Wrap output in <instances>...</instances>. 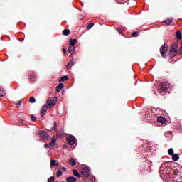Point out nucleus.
Segmentation results:
<instances>
[{"mask_svg": "<svg viewBox=\"0 0 182 182\" xmlns=\"http://www.w3.org/2000/svg\"><path fill=\"white\" fill-rule=\"evenodd\" d=\"M170 167L168 166V162H164L159 168V174L161 177L163 176H168L171 173Z\"/></svg>", "mask_w": 182, "mask_h": 182, "instance_id": "1", "label": "nucleus"}, {"mask_svg": "<svg viewBox=\"0 0 182 182\" xmlns=\"http://www.w3.org/2000/svg\"><path fill=\"white\" fill-rule=\"evenodd\" d=\"M167 52H168V46L164 43L160 48V53L164 59H167Z\"/></svg>", "mask_w": 182, "mask_h": 182, "instance_id": "2", "label": "nucleus"}, {"mask_svg": "<svg viewBox=\"0 0 182 182\" xmlns=\"http://www.w3.org/2000/svg\"><path fill=\"white\" fill-rule=\"evenodd\" d=\"M38 134L41 140H48V139H49V134H48V132L45 131H40V132H38Z\"/></svg>", "mask_w": 182, "mask_h": 182, "instance_id": "3", "label": "nucleus"}, {"mask_svg": "<svg viewBox=\"0 0 182 182\" xmlns=\"http://www.w3.org/2000/svg\"><path fill=\"white\" fill-rule=\"evenodd\" d=\"M67 141L70 146H73L75 143H77V140H76V137L75 136H71L67 138Z\"/></svg>", "mask_w": 182, "mask_h": 182, "instance_id": "4", "label": "nucleus"}, {"mask_svg": "<svg viewBox=\"0 0 182 182\" xmlns=\"http://www.w3.org/2000/svg\"><path fill=\"white\" fill-rule=\"evenodd\" d=\"M49 108V107L48 106V105H44L41 109V117H45L46 113H48V109Z\"/></svg>", "mask_w": 182, "mask_h": 182, "instance_id": "5", "label": "nucleus"}, {"mask_svg": "<svg viewBox=\"0 0 182 182\" xmlns=\"http://www.w3.org/2000/svg\"><path fill=\"white\" fill-rule=\"evenodd\" d=\"M81 173L82 176H84L85 177H89V176H90V168L89 167L83 168L81 171Z\"/></svg>", "mask_w": 182, "mask_h": 182, "instance_id": "6", "label": "nucleus"}, {"mask_svg": "<svg viewBox=\"0 0 182 182\" xmlns=\"http://www.w3.org/2000/svg\"><path fill=\"white\" fill-rule=\"evenodd\" d=\"M168 87H170V85L168 84V82H161V90L162 91V92H166V90H167V89H168Z\"/></svg>", "mask_w": 182, "mask_h": 182, "instance_id": "7", "label": "nucleus"}, {"mask_svg": "<svg viewBox=\"0 0 182 182\" xmlns=\"http://www.w3.org/2000/svg\"><path fill=\"white\" fill-rule=\"evenodd\" d=\"M58 100L56 98H53L51 100H47V105L49 107L52 108L53 107V106H55V105H56Z\"/></svg>", "mask_w": 182, "mask_h": 182, "instance_id": "8", "label": "nucleus"}, {"mask_svg": "<svg viewBox=\"0 0 182 182\" xmlns=\"http://www.w3.org/2000/svg\"><path fill=\"white\" fill-rule=\"evenodd\" d=\"M177 49H178V45H177L176 43H173L171 46V50H172V52H174L175 53H178Z\"/></svg>", "mask_w": 182, "mask_h": 182, "instance_id": "9", "label": "nucleus"}, {"mask_svg": "<svg viewBox=\"0 0 182 182\" xmlns=\"http://www.w3.org/2000/svg\"><path fill=\"white\" fill-rule=\"evenodd\" d=\"M157 122L159 123H161V124H164V123H166L167 122V120L166 119V118H164L163 117H158Z\"/></svg>", "mask_w": 182, "mask_h": 182, "instance_id": "10", "label": "nucleus"}, {"mask_svg": "<svg viewBox=\"0 0 182 182\" xmlns=\"http://www.w3.org/2000/svg\"><path fill=\"white\" fill-rule=\"evenodd\" d=\"M59 164V162L57 160L51 159L50 160V167H55Z\"/></svg>", "mask_w": 182, "mask_h": 182, "instance_id": "11", "label": "nucleus"}, {"mask_svg": "<svg viewBox=\"0 0 182 182\" xmlns=\"http://www.w3.org/2000/svg\"><path fill=\"white\" fill-rule=\"evenodd\" d=\"M64 86L65 85H63V83L58 84V86L56 87L57 93H59V92L62 90V88L64 87Z\"/></svg>", "mask_w": 182, "mask_h": 182, "instance_id": "12", "label": "nucleus"}, {"mask_svg": "<svg viewBox=\"0 0 182 182\" xmlns=\"http://www.w3.org/2000/svg\"><path fill=\"white\" fill-rule=\"evenodd\" d=\"M67 182H77V179L75 178L74 176H70L66 178Z\"/></svg>", "mask_w": 182, "mask_h": 182, "instance_id": "13", "label": "nucleus"}, {"mask_svg": "<svg viewBox=\"0 0 182 182\" xmlns=\"http://www.w3.org/2000/svg\"><path fill=\"white\" fill-rule=\"evenodd\" d=\"M68 52L70 55H73L75 53V46H70L68 48Z\"/></svg>", "mask_w": 182, "mask_h": 182, "instance_id": "14", "label": "nucleus"}, {"mask_svg": "<svg viewBox=\"0 0 182 182\" xmlns=\"http://www.w3.org/2000/svg\"><path fill=\"white\" fill-rule=\"evenodd\" d=\"M172 160L173 161H178V160H180V156L177 154H175L172 156Z\"/></svg>", "mask_w": 182, "mask_h": 182, "instance_id": "15", "label": "nucleus"}, {"mask_svg": "<svg viewBox=\"0 0 182 182\" xmlns=\"http://www.w3.org/2000/svg\"><path fill=\"white\" fill-rule=\"evenodd\" d=\"M76 42H77V40L76 38H74V39L70 38V46H75V45H76Z\"/></svg>", "mask_w": 182, "mask_h": 182, "instance_id": "16", "label": "nucleus"}, {"mask_svg": "<svg viewBox=\"0 0 182 182\" xmlns=\"http://www.w3.org/2000/svg\"><path fill=\"white\" fill-rule=\"evenodd\" d=\"M164 23H166V25H170L173 23V18H169L168 20H164L163 21Z\"/></svg>", "mask_w": 182, "mask_h": 182, "instance_id": "17", "label": "nucleus"}, {"mask_svg": "<svg viewBox=\"0 0 182 182\" xmlns=\"http://www.w3.org/2000/svg\"><path fill=\"white\" fill-rule=\"evenodd\" d=\"M55 144H56V138H52L51 142L50 143V147H55Z\"/></svg>", "mask_w": 182, "mask_h": 182, "instance_id": "18", "label": "nucleus"}, {"mask_svg": "<svg viewBox=\"0 0 182 182\" xmlns=\"http://www.w3.org/2000/svg\"><path fill=\"white\" fill-rule=\"evenodd\" d=\"M69 79V76L68 75H64L59 80L58 82H66V80H68Z\"/></svg>", "mask_w": 182, "mask_h": 182, "instance_id": "19", "label": "nucleus"}, {"mask_svg": "<svg viewBox=\"0 0 182 182\" xmlns=\"http://www.w3.org/2000/svg\"><path fill=\"white\" fill-rule=\"evenodd\" d=\"M176 38L177 39H178L179 41L181 40L182 38V33H181V31H178L176 32Z\"/></svg>", "mask_w": 182, "mask_h": 182, "instance_id": "20", "label": "nucleus"}, {"mask_svg": "<svg viewBox=\"0 0 182 182\" xmlns=\"http://www.w3.org/2000/svg\"><path fill=\"white\" fill-rule=\"evenodd\" d=\"M73 173L75 177H78V178H80V174H79V172L76 169L73 170Z\"/></svg>", "mask_w": 182, "mask_h": 182, "instance_id": "21", "label": "nucleus"}, {"mask_svg": "<svg viewBox=\"0 0 182 182\" xmlns=\"http://www.w3.org/2000/svg\"><path fill=\"white\" fill-rule=\"evenodd\" d=\"M169 55H170L171 58H175V56H177V53H176L172 50H169Z\"/></svg>", "mask_w": 182, "mask_h": 182, "instance_id": "22", "label": "nucleus"}, {"mask_svg": "<svg viewBox=\"0 0 182 182\" xmlns=\"http://www.w3.org/2000/svg\"><path fill=\"white\" fill-rule=\"evenodd\" d=\"M168 154L169 156H173L174 154V149L173 148H171L168 150Z\"/></svg>", "mask_w": 182, "mask_h": 182, "instance_id": "23", "label": "nucleus"}, {"mask_svg": "<svg viewBox=\"0 0 182 182\" xmlns=\"http://www.w3.org/2000/svg\"><path fill=\"white\" fill-rule=\"evenodd\" d=\"M70 164L71 166H76V161H75V159L71 158V159H70Z\"/></svg>", "mask_w": 182, "mask_h": 182, "instance_id": "24", "label": "nucleus"}, {"mask_svg": "<svg viewBox=\"0 0 182 182\" xmlns=\"http://www.w3.org/2000/svg\"><path fill=\"white\" fill-rule=\"evenodd\" d=\"M70 33V30H69V29H65L63 31V35L65 36H68Z\"/></svg>", "mask_w": 182, "mask_h": 182, "instance_id": "25", "label": "nucleus"}, {"mask_svg": "<svg viewBox=\"0 0 182 182\" xmlns=\"http://www.w3.org/2000/svg\"><path fill=\"white\" fill-rule=\"evenodd\" d=\"M6 95V92L0 88V96L1 97H4Z\"/></svg>", "mask_w": 182, "mask_h": 182, "instance_id": "26", "label": "nucleus"}, {"mask_svg": "<svg viewBox=\"0 0 182 182\" xmlns=\"http://www.w3.org/2000/svg\"><path fill=\"white\" fill-rule=\"evenodd\" d=\"M93 26H95V23H90L87 26V29L89 31L90 29H92V28H93Z\"/></svg>", "mask_w": 182, "mask_h": 182, "instance_id": "27", "label": "nucleus"}, {"mask_svg": "<svg viewBox=\"0 0 182 182\" xmlns=\"http://www.w3.org/2000/svg\"><path fill=\"white\" fill-rule=\"evenodd\" d=\"M29 102H30V103H35V102H36V99H35V97H31L29 99Z\"/></svg>", "mask_w": 182, "mask_h": 182, "instance_id": "28", "label": "nucleus"}, {"mask_svg": "<svg viewBox=\"0 0 182 182\" xmlns=\"http://www.w3.org/2000/svg\"><path fill=\"white\" fill-rule=\"evenodd\" d=\"M48 182H55V177L51 176L48 178Z\"/></svg>", "mask_w": 182, "mask_h": 182, "instance_id": "29", "label": "nucleus"}, {"mask_svg": "<svg viewBox=\"0 0 182 182\" xmlns=\"http://www.w3.org/2000/svg\"><path fill=\"white\" fill-rule=\"evenodd\" d=\"M30 79H31V80H35V78L36 77V74H32L31 75H30Z\"/></svg>", "mask_w": 182, "mask_h": 182, "instance_id": "30", "label": "nucleus"}, {"mask_svg": "<svg viewBox=\"0 0 182 182\" xmlns=\"http://www.w3.org/2000/svg\"><path fill=\"white\" fill-rule=\"evenodd\" d=\"M56 176H57L58 178L60 177V176H62V171L58 170V171H57Z\"/></svg>", "mask_w": 182, "mask_h": 182, "instance_id": "31", "label": "nucleus"}, {"mask_svg": "<svg viewBox=\"0 0 182 182\" xmlns=\"http://www.w3.org/2000/svg\"><path fill=\"white\" fill-rule=\"evenodd\" d=\"M132 36L133 38H137V36H139V33L137 32L132 33Z\"/></svg>", "mask_w": 182, "mask_h": 182, "instance_id": "32", "label": "nucleus"}, {"mask_svg": "<svg viewBox=\"0 0 182 182\" xmlns=\"http://www.w3.org/2000/svg\"><path fill=\"white\" fill-rule=\"evenodd\" d=\"M16 106H21L22 105V100H19L18 102L15 103Z\"/></svg>", "mask_w": 182, "mask_h": 182, "instance_id": "33", "label": "nucleus"}, {"mask_svg": "<svg viewBox=\"0 0 182 182\" xmlns=\"http://www.w3.org/2000/svg\"><path fill=\"white\" fill-rule=\"evenodd\" d=\"M54 123V130H55V132H56V130H58V123L56 122H53Z\"/></svg>", "mask_w": 182, "mask_h": 182, "instance_id": "34", "label": "nucleus"}, {"mask_svg": "<svg viewBox=\"0 0 182 182\" xmlns=\"http://www.w3.org/2000/svg\"><path fill=\"white\" fill-rule=\"evenodd\" d=\"M44 147H45V149H49V147H52V146H50V144H44Z\"/></svg>", "mask_w": 182, "mask_h": 182, "instance_id": "35", "label": "nucleus"}, {"mask_svg": "<svg viewBox=\"0 0 182 182\" xmlns=\"http://www.w3.org/2000/svg\"><path fill=\"white\" fill-rule=\"evenodd\" d=\"M31 120L33 122H36V117H35L34 115H31Z\"/></svg>", "mask_w": 182, "mask_h": 182, "instance_id": "36", "label": "nucleus"}, {"mask_svg": "<svg viewBox=\"0 0 182 182\" xmlns=\"http://www.w3.org/2000/svg\"><path fill=\"white\" fill-rule=\"evenodd\" d=\"M63 134H65V132H63V131H61L59 134L60 137H63Z\"/></svg>", "mask_w": 182, "mask_h": 182, "instance_id": "37", "label": "nucleus"}, {"mask_svg": "<svg viewBox=\"0 0 182 182\" xmlns=\"http://www.w3.org/2000/svg\"><path fill=\"white\" fill-rule=\"evenodd\" d=\"M117 32H119V33L122 34V33H123V30H122V28H118Z\"/></svg>", "mask_w": 182, "mask_h": 182, "instance_id": "38", "label": "nucleus"}, {"mask_svg": "<svg viewBox=\"0 0 182 182\" xmlns=\"http://www.w3.org/2000/svg\"><path fill=\"white\" fill-rule=\"evenodd\" d=\"M68 65H70V66H73V65H74L73 61H70L68 63Z\"/></svg>", "mask_w": 182, "mask_h": 182, "instance_id": "39", "label": "nucleus"}, {"mask_svg": "<svg viewBox=\"0 0 182 182\" xmlns=\"http://www.w3.org/2000/svg\"><path fill=\"white\" fill-rule=\"evenodd\" d=\"M70 68V65L68 63L66 66V69L68 70V69Z\"/></svg>", "mask_w": 182, "mask_h": 182, "instance_id": "40", "label": "nucleus"}, {"mask_svg": "<svg viewBox=\"0 0 182 182\" xmlns=\"http://www.w3.org/2000/svg\"><path fill=\"white\" fill-rule=\"evenodd\" d=\"M61 170H62V171H66V168L62 167V168H61Z\"/></svg>", "mask_w": 182, "mask_h": 182, "instance_id": "41", "label": "nucleus"}, {"mask_svg": "<svg viewBox=\"0 0 182 182\" xmlns=\"http://www.w3.org/2000/svg\"><path fill=\"white\" fill-rule=\"evenodd\" d=\"M63 53H64V55H66V48L63 49Z\"/></svg>", "mask_w": 182, "mask_h": 182, "instance_id": "42", "label": "nucleus"}, {"mask_svg": "<svg viewBox=\"0 0 182 182\" xmlns=\"http://www.w3.org/2000/svg\"><path fill=\"white\" fill-rule=\"evenodd\" d=\"M23 41V38L21 40V42Z\"/></svg>", "mask_w": 182, "mask_h": 182, "instance_id": "43", "label": "nucleus"}]
</instances>
